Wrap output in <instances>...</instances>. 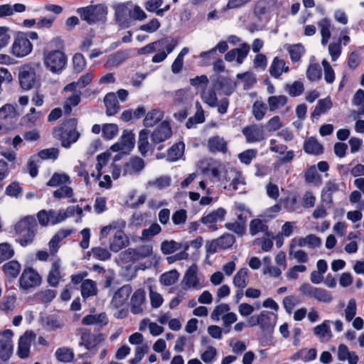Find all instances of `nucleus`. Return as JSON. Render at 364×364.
I'll list each match as a JSON object with an SVG mask.
<instances>
[{"instance_id": "1", "label": "nucleus", "mask_w": 364, "mask_h": 364, "mask_svg": "<svg viewBox=\"0 0 364 364\" xmlns=\"http://www.w3.org/2000/svg\"><path fill=\"white\" fill-rule=\"evenodd\" d=\"M77 120L76 119H69L61 127L55 128L53 135L54 138L60 141L62 146L69 148L80 136V133L77 131Z\"/></svg>"}, {"instance_id": "2", "label": "nucleus", "mask_w": 364, "mask_h": 364, "mask_svg": "<svg viewBox=\"0 0 364 364\" xmlns=\"http://www.w3.org/2000/svg\"><path fill=\"white\" fill-rule=\"evenodd\" d=\"M37 228L36 220L33 216H26L16 223L14 230L21 246L26 247L33 242Z\"/></svg>"}, {"instance_id": "3", "label": "nucleus", "mask_w": 364, "mask_h": 364, "mask_svg": "<svg viewBox=\"0 0 364 364\" xmlns=\"http://www.w3.org/2000/svg\"><path fill=\"white\" fill-rule=\"evenodd\" d=\"M82 21L89 24L105 22L107 15V7L105 4L90 5L77 9Z\"/></svg>"}, {"instance_id": "4", "label": "nucleus", "mask_w": 364, "mask_h": 364, "mask_svg": "<svg viewBox=\"0 0 364 364\" xmlns=\"http://www.w3.org/2000/svg\"><path fill=\"white\" fill-rule=\"evenodd\" d=\"M45 66L53 73H59L67 64V56L60 50H53L43 53Z\"/></svg>"}, {"instance_id": "5", "label": "nucleus", "mask_w": 364, "mask_h": 364, "mask_svg": "<svg viewBox=\"0 0 364 364\" xmlns=\"http://www.w3.org/2000/svg\"><path fill=\"white\" fill-rule=\"evenodd\" d=\"M33 50V45L24 33H18L14 38L11 53L16 58H23Z\"/></svg>"}, {"instance_id": "6", "label": "nucleus", "mask_w": 364, "mask_h": 364, "mask_svg": "<svg viewBox=\"0 0 364 364\" xmlns=\"http://www.w3.org/2000/svg\"><path fill=\"white\" fill-rule=\"evenodd\" d=\"M153 254V247L150 244L141 245L137 248H129L119 254V257L124 262L137 261L149 257Z\"/></svg>"}, {"instance_id": "7", "label": "nucleus", "mask_w": 364, "mask_h": 364, "mask_svg": "<svg viewBox=\"0 0 364 364\" xmlns=\"http://www.w3.org/2000/svg\"><path fill=\"white\" fill-rule=\"evenodd\" d=\"M41 282V275L31 267L25 268L18 280L20 289L26 291L39 287Z\"/></svg>"}, {"instance_id": "8", "label": "nucleus", "mask_w": 364, "mask_h": 364, "mask_svg": "<svg viewBox=\"0 0 364 364\" xmlns=\"http://www.w3.org/2000/svg\"><path fill=\"white\" fill-rule=\"evenodd\" d=\"M14 333L10 329L0 331V360L7 362L13 354Z\"/></svg>"}, {"instance_id": "9", "label": "nucleus", "mask_w": 364, "mask_h": 364, "mask_svg": "<svg viewBox=\"0 0 364 364\" xmlns=\"http://www.w3.org/2000/svg\"><path fill=\"white\" fill-rule=\"evenodd\" d=\"M116 24L122 29L129 28L132 25V9L127 4H117L113 6Z\"/></svg>"}, {"instance_id": "10", "label": "nucleus", "mask_w": 364, "mask_h": 364, "mask_svg": "<svg viewBox=\"0 0 364 364\" xmlns=\"http://www.w3.org/2000/svg\"><path fill=\"white\" fill-rule=\"evenodd\" d=\"M176 45L177 43L176 41L171 38L167 37L139 48L137 53L139 55L148 54L155 51H159L163 49L168 50V53H171L176 48Z\"/></svg>"}, {"instance_id": "11", "label": "nucleus", "mask_w": 364, "mask_h": 364, "mask_svg": "<svg viewBox=\"0 0 364 364\" xmlns=\"http://www.w3.org/2000/svg\"><path fill=\"white\" fill-rule=\"evenodd\" d=\"M235 242L233 235L225 234L215 240L208 242L205 245V250L208 254L212 255L230 247Z\"/></svg>"}, {"instance_id": "12", "label": "nucleus", "mask_w": 364, "mask_h": 364, "mask_svg": "<svg viewBox=\"0 0 364 364\" xmlns=\"http://www.w3.org/2000/svg\"><path fill=\"white\" fill-rule=\"evenodd\" d=\"M135 144L134 134L132 131L124 130L119 140L113 144L110 149L114 152L129 153Z\"/></svg>"}, {"instance_id": "13", "label": "nucleus", "mask_w": 364, "mask_h": 364, "mask_svg": "<svg viewBox=\"0 0 364 364\" xmlns=\"http://www.w3.org/2000/svg\"><path fill=\"white\" fill-rule=\"evenodd\" d=\"M18 79L23 89H31L36 82L35 69L30 65L21 66L19 70Z\"/></svg>"}, {"instance_id": "14", "label": "nucleus", "mask_w": 364, "mask_h": 364, "mask_svg": "<svg viewBox=\"0 0 364 364\" xmlns=\"http://www.w3.org/2000/svg\"><path fill=\"white\" fill-rule=\"evenodd\" d=\"M268 222V219L265 218L262 215H259L257 218L252 220L250 222V234L252 236H255L259 233H262L264 236L272 237L273 234L269 230V226L267 225Z\"/></svg>"}, {"instance_id": "15", "label": "nucleus", "mask_w": 364, "mask_h": 364, "mask_svg": "<svg viewBox=\"0 0 364 364\" xmlns=\"http://www.w3.org/2000/svg\"><path fill=\"white\" fill-rule=\"evenodd\" d=\"M129 245V240L122 228H118L109 240V249L114 252H118Z\"/></svg>"}, {"instance_id": "16", "label": "nucleus", "mask_w": 364, "mask_h": 364, "mask_svg": "<svg viewBox=\"0 0 364 364\" xmlns=\"http://www.w3.org/2000/svg\"><path fill=\"white\" fill-rule=\"evenodd\" d=\"M171 135L172 131L169 123L164 121L151 133V141L152 144H157L169 139Z\"/></svg>"}, {"instance_id": "17", "label": "nucleus", "mask_w": 364, "mask_h": 364, "mask_svg": "<svg viewBox=\"0 0 364 364\" xmlns=\"http://www.w3.org/2000/svg\"><path fill=\"white\" fill-rule=\"evenodd\" d=\"M197 266L193 264L186 271L182 282L184 289H194L198 290L202 287L197 277Z\"/></svg>"}, {"instance_id": "18", "label": "nucleus", "mask_w": 364, "mask_h": 364, "mask_svg": "<svg viewBox=\"0 0 364 364\" xmlns=\"http://www.w3.org/2000/svg\"><path fill=\"white\" fill-rule=\"evenodd\" d=\"M278 316L276 313L262 311L259 314V327L264 332L270 333L273 331L277 321Z\"/></svg>"}, {"instance_id": "19", "label": "nucleus", "mask_w": 364, "mask_h": 364, "mask_svg": "<svg viewBox=\"0 0 364 364\" xmlns=\"http://www.w3.org/2000/svg\"><path fill=\"white\" fill-rule=\"evenodd\" d=\"M36 335L31 331H26L20 337L17 354L21 358H26L29 355L30 347L35 341Z\"/></svg>"}, {"instance_id": "20", "label": "nucleus", "mask_w": 364, "mask_h": 364, "mask_svg": "<svg viewBox=\"0 0 364 364\" xmlns=\"http://www.w3.org/2000/svg\"><path fill=\"white\" fill-rule=\"evenodd\" d=\"M145 161L140 157H132L124 164L123 176H134L140 173L145 167Z\"/></svg>"}, {"instance_id": "21", "label": "nucleus", "mask_w": 364, "mask_h": 364, "mask_svg": "<svg viewBox=\"0 0 364 364\" xmlns=\"http://www.w3.org/2000/svg\"><path fill=\"white\" fill-rule=\"evenodd\" d=\"M340 191V185L336 179L328 180L321 191V201L326 205L333 204V195Z\"/></svg>"}, {"instance_id": "22", "label": "nucleus", "mask_w": 364, "mask_h": 364, "mask_svg": "<svg viewBox=\"0 0 364 364\" xmlns=\"http://www.w3.org/2000/svg\"><path fill=\"white\" fill-rule=\"evenodd\" d=\"M242 133L249 143L260 141L265 137L262 127L256 124L245 127Z\"/></svg>"}, {"instance_id": "23", "label": "nucleus", "mask_w": 364, "mask_h": 364, "mask_svg": "<svg viewBox=\"0 0 364 364\" xmlns=\"http://www.w3.org/2000/svg\"><path fill=\"white\" fill-rule=\"evenodd\" d=\"M331 321L325 320L321 324L317 325L313 329L314 334L321 343H327L333 337L330 327Z\"/></svg>"}, {"instance_id": "24", "label": "nucleus", "mask_w": 364, "mask_h": 364, "mask_svg": "<svg viewBox=\"0 0 364 364\" xmlns=\"http://www.w3.org/2000/svg\"><path fill=\"white\" fill-rule=\"evenodd\" d=\"M75 215V208L68 207L66 209H61L58 211L49 210L50 221L51 225H55L64 221L66 218Z\"/></svg>"}, {"instance_id": "25", "label": "nucleus", "mask_w": 364, "mask_h": 364, "mask_svg": "<svg viewBox=\"0 0 364 364\" xmlns=\"http://www.w3.org/2000/svg\"><path fill=\"white\" fill-rule=\"evenodd\" d=\"M132 293V287L129 285H124L120 287L114 294L112 304L119 308L126 303Z\"/></svg>"}, {"instance_id": "26", "label": "nucleus", "mask_w": 364, "mask_h": 364, "mask_svg": "<svg viewBox=\"0 0 364 364\" xmlns=\"http://www.w3.org/2000/svg\"><path fill=\"white\" fill-rule=\"evenodd\" d=\"M225 178L230 182L229 186H232L234 190L241 191L245 184L244 178L234 169L227 171Z\"/></svg>"}, {"instance_id": "27", "label": "nucleus", "mask_w": 364, "mask_h": 364, "mask_svg": "<svg viewBox=\"0 0 364 364\" xmlns=\"http://www.w3.org/2000/svg\"><path fill=\"white\" fill-rule=\"evenodd\" d=\"M145 301V291L137 289L131 298V311L134 314H141L143 311L142 304Z\"/></svg>"}, {"instance_id": "28", "label": "nucleus", "mask_w": 364, "mask_h": 364, "mask_svg": "<svg viewBox=\"0 0 364 364\" xmlns=\"http://www.w3.org/2000/svg\"><path fill=\"white\" fill-rule=\"evenodd\" d=\"M164 0H146L144 2V7L149 12L155 13L159 16H163L164 12L170 9V5L166 4L163 8Z\"/></svg>"}, {"instance_id": "29", "label": "nucleus", "mask_w": 364, "mask_h": 364, "mask_svg": "<svg viewBox=\"0 0 364 364\" xmlns=\"http://www.w3.org/2000/svg\"><path fill=\"white\" fill-rule=\"evenodd\" d=\"M338 359L340 361L348 360L349 364H357L359 358L353 351H350L347 346L340 344L338 348Z\"/></svg>"}, {"instance_id": "30", "label": "nucleus", "mask_w": 364, "mask_h": 364, "mask_svg": "<svg viewBox=\"0 0 364 364\" xmlns=\"http://www.w3.org/2000/svg\"><path fill=\"white\" fill-rule=\"evenodd\" d=\"M104 103L106 107V114L108 116H113L118 112L119 105L114 92L107 93L104 98Z\"/></svg>"}, {"instance_id": "31", "label": "nucleus", "mask_w": 364, "mask_h": 364, "mask_svg": "<svg viewBox=\"0 0 364 364\" xmlns=\"http://www.w3.org/2000/svg\"><path fill=\"white\" fill-rule=\"evenodd\" d=\"M289 70V66L286 65L284 60L275 57L273 59L272 63L269 68L270 75L275 77L279 78L283 73H287Z\"/></svg>"}, {"instance_id": "32", "label": "nucleus", "mask_w": 364, "mask_h": 364, "mask_svg": "<svg viewBox=\"0 0 364 364\" xmlns=\"http://www.w3.org/2000/svg\"><path fill=\"white\" fill-rule=\"evenodd\" d=\"M226 210L223 208H219L200 219V222L205 225L215 223L224 220Z\"/></svg>"}, {"instance_id": "33", "label": "nucleus", "mask_w": 364, "mask_h": 364, "mask_svg": "<svg viewBox=\"0 0 364 364\" xmlns=\"http://www.w3.org/2000/svg\"><path fill=\"white\" fill-rule=\"evenodd\" d=\"M208 148L211 152L220 151L225 152L227 150V143L223 137L214 136L208 141Z\"/></svg>"}, {"instance_id": "34", "label": "nucleus", "mask_w": 364, "mask_h": 364, "mask_svg": "<svg viewBox=\"0 0 364 364\" xmlns=\"http://www.w3.org/2000/svg\"><path fill=\"white\" fill-rule=\"evenodd\" d=\"M21 266L16 260H11L2 266L3 272L8 278L14 279L18 277Z\"/></svg>"}, {"instance_id": "35", "label": "nucleus", "mask_w": 364, "mask_h": 364, "mask_svg": "<svg viewBox=\"0 0 364 364\" xmlns=\"http://www.w3.org/2000/svg\"><path fill=\"white\" fill-rule=\"evenodd\" d=\"M164 117V113L163 111L157 109H151L146 114L144 119V125L146 127H153L160 122Z\"/></svg>"}, {"instance_id": "36", "label": "nucleus", "mask_w": 364, "mask_h": 364, "mask_svg": "<svg viewBox=\"0 0 364 364\" xmlns=\"http://www.w3.org/2000/svg\"><path fill=\"white\" fill-rule=\"evenodd\" d=\"M61 279L60 264V262L55 261L53 263L51 269L48 276V283L52 287H57Z\"/></svg>"}, {"instance_id": "37", "label": "nucleus", "mask_w": 364, "mask_h": 364, "mask_svg": "<svg viewBox=\"0 0 364 364\" xmlns=\"http://www.w3.org/2000/svg\"><path fill=\"white\" fill-rule=\"evenodd\" d=\"M249 282L248 269L242 268L237 271L233 278V284L235 287L240 289H245Z\"/></svg>"}, {"instance_id": "38", "label": "nucleus", "mask_w": 364, "mask_h": 364, "mask_svg": "<svg viewBox=\"0 0 364 364\" xmlns=\"http://www.w3.org/2000/svg\"><path fill=\"white\" fill-rule=\"evenodd\" d=\"M149 130L142 129L139 134L138 149L141 155L145 156L149 151L151 144L149 142Z\"/></svg>"}, {"instance_id": "39", "label": "nucleus", "mask_w": 364, "mask_h": 364, "mask_svg": "<svg viewBox=\"0 0 364 364\" xmlns=\"http://www.w3.org/2000/svg\"><path fill=\"white\" fill-rule=\"evenodd\" d=\"M286 50L289 54L291 60L293 63L299 62L306 50L301 43L288 45Z\"/></svg>"}, {"instance_id": "40", "label": "nucleus", "mask_w": 364, "mask_h": 364, "mask_svg": "<svg viewBox=\"0 0 364 364\" xmlns=\"http://www.w3.org/2000/svg\"><path fill=\"white\" fill-rule=\"evenodd\" d=\"M304 149L307 154L318 155L323 152V146L313 137L308 139L304 145Z\"/></svg>"}, {"instance_id": "41", "label": "nucleus", "mask_w": 364, "mask_h": 364, "mask_svg": "<svg viewBox=\"0 0 364 364\" xmlns=\"http://www.w3.org/2000/svg\"><path fill=\"white\" fill-rule=\"evenodd\" d=\"M321 240L315 235L310 234L304 237H300L298 240V245L299 247L309 246L310 248H316L320 247Z\"/></svg>"}, {"instance_id": "42", "label": "nucleus", "mask_w": 364, "mask_h": 364, "mask_svg": "<svg viewBox=\"0 0 364 364\" xmlns=\"http://www.w3.org/2000/svg\"><path fill=\"white\" fill-rule=\"evenodd\" d=\"M84 325L100 324L101 326L106 325L108 319L105 313H101L96 315H87L82 319Z\"/></svg>"}, {"instance_id": "43", "label": "nucleus", "mask_w": 364, "mask_h": 364, "mask_svg": "<svg viewBox=\"0 0 364 364\" xmlns=\"http://www.w3.org/2000/svg\"><path fill=\"white\" fill-rule=\"evenodd\" d=\"M68 183H70V178L68 174L65 173H54L46 185L48 186L56 187Z\"/></svg>"}, {"instance_id": "44", "label": "nucleus", "mask_w": 364, "mask_h": 364, "mask_svg": "<svg viewBox=\"0 0 364 364\" xmlns=\"http://www.w3.org/2000/svg\"><path fill=\"white\" fill-rule=\"evenodd\" d=\"M318 26L321 31V43L322 45L326 46L331 38L330 21L327 18H323L318 21Z\"/></svg>"}, {"instance_id": "45", "label": "nucleus", "mask_w": 364, "mask_h": 364, "mask_svg": "<svg viewBox=\"0 0 364 364\" xmlns=\"http://www.w3.org/2000/svg\"><path fill=\"white\" fill-rule=\"evenodd\" d=\"M56 359L60 362L70 363L74 359V353L68 347L59 348L55 353Z\"/></svg>"}, {"instance_id": "46", "label": "nucleus", "mask_w": 364, "mask_h": 364, "mask_svg": "<svg viewBox=\"0 0 364 364\" xmlns=\"http://www.w3.org/2000/svg\"><path fill=\"white\" fill-rule=\"evenodd\" d=\"M331 107L332 102L329 97L318 100L314 110L311 113L312 117H319L330 109Z\"/></svg>"}, {"instance_id": "47", "label": "nucleus", "mask_w": 364, "mask_h": 364, "mask_svg": "<svg viewBox=\"0 0 364 364\" xmlns=\"http://www.w3.org/2000/svg\"><path fill=\"white\" fill-rule=\"evenodd\" d=\"M97 292V289L94 281L91 279H85L82 282L81 285V293L83 298H88L96 295Z\"/></svg>"}, {"instance_id": "48", "label": "nucleus", "mask_w": 364, "mask_h": 364, "mask_svg": "<svg viewBox=\"0 0 364 364\" xmlns=\"http://www.w3.org/2000/svg\"><path fill=\"white\" fill-rule=\"evenodd\" d=\"M125 222L124 220L113 221L107 225L102 228L100 232V240L105 239L111 232L112 230H117L118 228H124L125 227Z\"/></svg>"}, {"instance_id": "49", "label": "nucleus", "mask_w": 364, "mask_h": 364, "mask_svg": "<svg viewBox=\"0 0 364 364\" xmlns=\"http://www.w3.org/2000/svg\"><path fill=\"white\" fill-rule=\"evenodd\" d=\"M185 145L181 142L173 145L168 151V160L175 161L181 158L183 154Z\"/></svg>"}, {"instance_id": "50", "label": "nucleus", "mask_w": 364, "mask_h": 364, "mask_svg": "<svg viewBox=\"0 0 364 364\" xmlns=\"http://www.w3.org/2000/svg\"><path fill=\"white\" fill-rule=\"evenodd\" d=\"M269 110H274L284 107L287 102V97L285 95L271 96L267 100Z\"/></svg>"}, {"instance_id": "51", "label": "nucleus", "mask_w": 364, "mask_h": 364, "mask_svg": "<svg viewBox=\"0 0 364 364\" xmlns=\"http://www.w3.org/2000/svg\"><path fill=\"white\" fill-rule=\"evenodd\" d=\"M80 95V92H74L66 99L63 105L65 113L70 114L72 110V107H75L80 103L81 100Z\"/></svg>"}, {"instance_id": "52", "label": "nucleus", "mask_w": 364, "mask_h": 364, "mask_svg": "<svg viewBox=\"0 0 364 364\" xmlns=\"http://www.w3.org/2000/svg\"><path fill=\"white\" fill-rule=\"evenodd\" d=\"M305 181L308 183L320 184L321 182V176L316 171L314 166L309 167L304 173Z\"/></svg>"}, {"instance_id": "53", "label": "nucleus", "mask_w": 364, "mask_h": 364, "mask_svg": "<svg viewBox=\"0 0 364 364\" xmlns=\"http://www.w3.org/2000/svg\"><path fill=\"white\" fill-rule=\"evenodd\" d=\"M230 309L228 304L222 303L216 306L210 314V318L215 321H218L220 318L223 319V315L229 312Z\"/></svg>"}, {"instance_id": "54", "label": "nucleus", "mask_w": 364, "mask_h": 364, "mask_svg": "<svg viewBox=\"0 0 364 364\" xmlns=\"http://www.w3.org/2000/svg\"><path fill=\"white\" fill-rule=\"evenodd\" d=\"M109 156L110 154L108 153H102L97 156V163L96 164V169L97 174L96 176L94 173L92 174V176L95 178V181L100 179L102 175V169L107 164Z\"/></svg>"}, {"instance_id": "55", "label": "nucleus", "mask_w": 364, "mask_h": 364, "mask_svg": "<svg viewBox=\"0 0 364 364\" xmlns=\"http://www.w3.org/2000/svg\"><path fill=\"white\" fill-rule=\"evenodd\" d=\"M58 155L59 150L57 148H50L43 149L34 156H38V160L39 161V162H41V160H55L58 158Z\"/></svg>"}, {"instance_id": "56", "label": "nucleus", "mask_w": 364, "mask_h": 364, "mask_svg": "<svg viewBox=\"0 0 364 364\" xmlns=\"http://www.w3.org/2000/svg\"><path fill=\"white\" fill-rule=\"evenodd\" d=\"M312 299H316L318 302L328 304L333 301V297L330 291L317 287Z\"/></svg>"}, {"instance_id": "57", "label": "nucleus", "mask_w": 364, "mask_h": 364, "mask_svg": "<svg viewBox=\"0 0 364 364\" xmlns=\"http://www.w3.org/2000/svg\"><path fill=\"white\" fill-rule=\"evenodd\" d=\"M56 296V291L53 289H45L37 292L34 298L42 303L50 302Z\"/></svg>"}, {"instance_id": "58", "label": "nucleus", "mask_w": 364, "mask_h": 364, "mask_svg": "<svg viewBox=\"0 0 364 364\" xmlns=\"http://www.w3.org/2000/svg\"><path fill=\"white\" fill-rule=\"evenodd\" d=\"M161 232V226L158 223H153L149 228L142 230L140 240L141 241L148 240L151 237L159 234Z\"/></svg>"}, {"instance_id": "59", "label": "nucleus", "mask_w": 364, "mask_h": 364, "mask_svg": "<svg viewBox=\"0 0 364 364\" xmlns=\"http://www.w3.org/2000/svg\"><path fill=\"white\" fill-rule=\"evenodd\" d=\"M285 90L291 97L299 96L304 90V84L301 81H294L292 84L287 85Z\"/></svg>"}, {"instance_id": "60", "label": "nucleus", "mask_w": 364, "mask_h": 364, "mask_svg": "<svg viewBox=\"0 0 364 364\" xmlns=\"http://www.w3.org/2000/svg\"><path fill=\"white\" fill-rule=\"evenodd\" d=\"M16 117L17 114L13 105L7 104L0 108V120L13 119Z\"/></svg>"}, {"instance_id": "61", "label": "nucleus", "mask_w": 364, "mask_h": 364, "mask_svg": "<svg viewBox=\"0 0 364 364\" xmlns=\"http://www.w3.org/2000/svg\"><path fill=\"white\" fill-rule=\"evenodd\" d=\"M306 77L310 81H316L321 78V69L317 63L310 64L306 70Z\"/></svg>"}, {"instance_id": "62", "label": "nucleus", "mask_w": 364, "mask_h": 364, "mask_svg": "<svg viewBox=\"0 0 364 364\" xmlns=\"http://www.w3.org/2000/svg\"><path fill=\"white\" fill-rule=\"evenodd\" d=\"M14 255V250L7 242L0 244V263L9 259Z\"/></svg>"}, {"instance_id": "63", "label": "nucleus", "mask_w": 364, "mask_h": 364, "mask_svg": "<svg viewBox=\"0 0 364 364\" xmlns=\"http://www.w3.org/2000/svg\"><path fill=\"white\" fill-rule=\"evenodd\" d=\"M179 274L176 270H171L163 274L161 276L160 281L166 286L173 284L178 279Z\"/></svg>"}, {"instance_id": "64", "label": "nucleus", "mask_w": 364, "mask_h": 364, "mask_svg": "<svg viewBox=\"0 0 364 364\" xmlns=\"http://www.w3.org/2000/svg\"><path fill=\"white\" fill-rule=\"evenodd\" d=\"M267 112L265 104L260 101H256L252 105V113L255 119L260 121L263 119Z\"/></svg>"}]
</instances>
